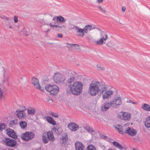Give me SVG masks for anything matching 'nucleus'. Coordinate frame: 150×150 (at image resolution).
Here are the masks:
<instances>
[{
	"mask_svg": "<svg viewBox=\"0 0 150 150\" xmlns=\"http://www.w3.org/2000/svg\"><path fill=\"white\" fill-rule=\"evenodd\" d=\"M111 102L113 108H116L117 105H120L122 103L121 98L118 97L115 98L114 100Z\"/></svg>",
	"mask_w": 150,
	"mask_h": 150,
	"instance_id": "obj_12",
	"label": "nucleus"
},
{
	"mask_svg": "<svg viewBox=\"0 0 150 150\" xmlns=\"http://www.w3.org/2000/svg\"><path fill=\"white\" fill-rule=\"evenodd\" d=\"M60 129V128H57V127H54L53 128V130H54V132L57 133H58L59 130Z\"/></svg>",
	"mask_w": 150,
	"mask_h": 150,
	"instance_id": "obj_42",
	"label": "nucleus"
},
{
	"mask_svg": "<svg viewBox=\"0 0 150 150\" xmlns=\"http://www.w3.org/2000/svg\"><path fill=\"white\" fill-rule=\"evenodd\" d=\"M119 118L122 120L129 121L131 118L130 113L127 112H121L119 115Z\"/></svg>",
	"mask_w": 150,
	"mask_h": 150,
	"instance_id": "obj_8",
	"label": "nucleus"
},
{
	"mask_svg": "<svg viewBox=\"0 0 150 150\" xmlns=\"http://www.w3.org/2000/svg\"><path fill=\"white\" fill-rule=\"evenodd\" d=\"M84 128L88 132L91 133L95 132L93 129L89 126L87 124H84L83 126Z\"/></svg>",
	"mask_w": 150,
	"mask_h": 150,
	"instance_id": "obj_24",
	"label": "nucleus"
},
{
	"mask_svg": "<svg viewBox=\"0 0 150 150\" xmlns=\"http://www.w3.org/2000/svg\"><path fill=\"white\" fill-rule=\"evenodd\" d=\"M113 93V92L112 91H106L102 95L103 99L110 98L111 95Z\"/></svg>",
	"mask_w": 150,
	"mask_h": 150,
	"instance_id": "obj_19",
	"label": "nucleus"
},
{
	"mask_svg": "<svg viewBox=\"0 0 150 150\" xmlns=\"http://www.w3.org/2000/svg\"><path fill=\"white\" fill-rule=\"evenodd\" d=\"M6 125L4 123H1L0 124V130L2 131L5 128Z\"/></svg>",
	"mask_w": 150,
	"mask_h": 150,
	"instance_id": "obj_36",
	"label": "nucleus"
},
{
	"mask_svg": "<svg viewBox=\"0 0 150 150\" xmlns=\"http://www.w3.org/2000/svg\"><path fill=\"white\" fill-rule=\"evenodd\" d=\"M86 150H96V149L94 145L89 144L87 147Z\"/></svg>",
	"mask_w": 150,
	"mask_h": 150,
	"instance_id": "obj_33",
	"label": "nucleus"
},
{
	"mask_svg": "<svg viewBox=\"0 0 150 150\" xmlns=\"http://www.w3.org/2000/svg\"><path fill=\"white\" fill-rule=\"evenodd\" d=\"M50 30V29H48L47 30L46 32H45L46 33H47L49 30Z\"/></svg>",
	"mask_w": 150,
	"mask_h": 150,
	"instance_id": "obj_53",
	"label": "nucleus"
},
{
	"mask_svg": "<svg viewBox=\"0 0 150 150\" xmlns=\"http://www.w3.org/2000/svg\"><path fill=\"white\" fill-rule=\"evenodd\" d=\"M75 146L76 150H85V146L81 142H76Z\"/></svg>",
	"mask_w": 150,
	"mask_h": 150,
	"instance_id": "obj_15",
	"label": "nucleus"
},
{
	"mask_svg": "<svg viewBox=\"0 0 150 150\" xmlns=\"http://www.w3.org/2000/svg\"><path fill=\"white\" fill-rule=\"evenodd\" d=\"M14 22L15 23H16L18 21V16H14Z\"/></svg>",
	"mask_w": 150,
	"mask_h": 150,
	"instance_id": "obj_44",
	"label": "nucleus"
},
{
	"mask_svg": "<svg viewBox=\"0 0 150 150\" xmlns=\"http://www.w3.org/2000/svg\"><path fill=\"white\" fill-rule=\"evenodd\" d=\"M106 89V86L104 83H100L94 81H92L90 84L88 93L92 96H96L98 94L100 96Z\"/></svg>",
	"mask_w": 150,
	"mask_h": 150,
	"instance_id": "obj_1",
	"label": "nucleus"
},
{
	"mask_svg": "<svg viewBox=\"0 0 150 150\" xmlns=\"http://www.w3.org/2000/svg\"><path fill=\"white\" fill-rule=\"evenodd\" d=\"M23 110H21L19 109L17 110L16 111V115L19 119H21L23 117H25V114L23 113Z\"/></svg>",
	"mask_w": 150,
	"mask_h": 150,
	"instance_id": "obj_20",
	"label": "nucleus"
},
{
	"mask_svg": "<svg viewBox=\"0 0 150 150\" xmlns=\"http://www.w3.org/2000/svg\"><path fill=\"white\" fill-rule=\"evenodd\" d=\"M142 108L145 110L150 111V106L147 104L144 103L142 105Z\"/></svg>",
	"mask_w": 150,
	"mask_h": 150,
	"instance_id": "obj_28",
	"label": "nucleus"
},
{
	"mask_svg": "<svg viewBox=\"0 0 150 150\" xmlns=\"http://www.w3.org/2000/svg\"><path fill=\"white\" fill-rule=\"evenodd\" d=\"M56 17H53L52 19V21H56Z\"/></svg>",
	"mask_w": 150,
	"mask_h": 150,
	"instance_id": "obj_52",
	"label": "nucleus"
},
{
	"mask_svg": "<svg viewBox=\"0 0 150 150\" xmlns=\"http://www.w3.org/2000/svg\"><path fill=\"white\" fill-rule=\"evenodd\" d=\"M144 125L146 127H150V115L146 118V121L144 122Z\"/></svg>",
	"mask_w": 150,
	"mask_h": 150,
	"instance_id": "obj_27",
	"label": "nucleus"
},
{
	"mask_svg": "<svg viewBox=\"0 0 150 150\" xmlns=\"http://www.w3.org/2000/svg\"><path fill=\"white\" fill-rule=\"evenodd\" d=\"M54 79L55 83H57L63 84L65 79L64 76L59 73L55 74L54 77Z\"/></svg>",
	"mask_w": 150,
	"mask_h": 150,
	"instance_id": "obj_6",
	"label": "nucleus"
},
{
	"mask_svg": "<svg viewBox=\"0 0 150 150\" xmlns=\"http://www.w3.org/2000/svg\"><path fill=\"white\" fill-rule=\"evenodd\" d=\"M97 67L98 68V69L100 71L104 70L105 69L104 67L103 66H100L98 65H97Z\"/></svg>",
	"mask_w": 150,
	"mask_h": 150,
	"instance_id": "obj_37",
	"label": "nucleus"
},
{
	"mask_svg": "<svg viewBox=\"0 0 150 150\" xmlns=\"http://www.w3.org/2000/svg\"><path fill=\"white\" fill-rule=\"evenodd\" d=\"M108 150H112V149H108Z\"/></svg>",
	"mask_w": 150,
	"mask_h": 150,
	"instance_id": "obj_56",
	"label": "nucleus"
},
{
	"mask_svg": "<svg viewBox=\"0 0 150 150\" xmlns=\"http://www.w3.org/2000/svg\"><path fill=\"white\" fill-rule=\"evenodd\" d=\"M68 127L71 131H76L79 129L78 125L75 122H71L68 125Z\"/></svg>",
	"mask_w": 150,
	"mask_h": 150,
	"instance_id": "obj_13",
	"label": "nucleus"
},
{
	"mask_svg": "<svg viewBox=\"0 0 150 150\" xmlns=\"http://www.w3.org/2000/svg\"><path fill=\"white\" fill-rule=\"evenodd\" d=\"M67 135V134L66 133L62 136L60 139V142L62 144H65L67 142L68 139Z\"/></svg>",
	"mask_w": 150,
	"mask_h": 150,
	"instance_id": "obj_18",
	"label": "nucleus"
},
{
	"mask_svg": "<svg viewBox=\"0 0 150 150\" xmlns=\"http://www.w3.org/2000/svg\"><path fill=\"white\" fill-rule=\"evenodd\" d=\"M10 124L11 125H16L17 124L16 121L15 120H12L10 122Z\"/></svg>",
	"mask_w": 150,
	"mask_h": 150,
	"instance_id": "obj_40",
	"label": "nucleus"
},
{
	"mask_svg": "<svg viewBox=\"0 0 150 150\" xmlns=\"http://www.w3.org/2000/svg\"><path fill=\"white\" fill-rule=\"evenodd\" d=\"M42 138L43 143L44 144L48 143L49 141L53 142L54 140L53 132L51 131H49L47 133H43Z\"/></svg>",
	"mask_w": 150,
	"mask_h": 150,
	"instance_id": "obj_3",
	"label": "nucleus"
},
{
	"mask_svg": "<svg viewBox=\"0 0 150 150\" xmlns=\"http://www.w3.org/2000/svg\"><path fill=\"white\" fill-rule=\"evenodd\" d=\"M92 26L91 25H88L85 26V27L83 28L84 32L86 33H87L88 32V30H91V29L94 28H96V29H98V28H91Z\"/></svg>",
	"mask_w": 150,
	"mask_h": 150,
	"instance_id": "obj_25",
	"label": "nucleus"
},
{
	"mask_svg": "<svg viewBox=\"0 0 150 150\" xmlns=\"http://www.w3.org/2000/svg\"><path fill=\"white\" fill-rule=\"evenodd\" d=\"M97 1L98 3H101L103 2V0H97Z\"/></svg>",
	"mask_w": 150,
	"mask_h": 150,
	"instance_id": "obj_51",
	"label": "nucleus"
},
{
	"mask_svg": "<svg viewBox=\"0 0 150 150\" xmlns=\"http://www.w3.org/2000/svg\"><path fill=\"white\" fill-rule=\"evenodd\" d=\"M100 37L101 38L100 40L95 41L96 44L97 45L103 44L104 43V41L106 40L108 38L107 35L103 31L100 32Z\"/></svg>",
	"mask_w": 150,
	"mask_h": 150,
	"instance_id": "obj_7",
	"label": "nucleus"
},
{
	"mask_svg": "<svg viewBox=\"0 0 150 150\" xmlns=\"http://www.w3.org/2000/svg\"><path fill=\"white\" fill-rule=\"evenodd\" d=\"M36 88L42 91H44V87L41 86L40 84L38 86L37 88Z\"/></svg>",
	"mask_w": 150,
	"mask_h": 150,
	"instance_id": "obj_39",
	"label": "nucleus"
},
{
	"mask_svg": "<svg viewBox=\"0 0 150 150\" xmlns=\"http://www.w3.org/2000/svg\"><path fill=\"white\" fill-rule=\"evenodd\" d=\"M112 143L113 145L116 148H119L121 150H122L123 149V146L118 142L114 141L112 142Z\"/></svg>",
	"mask_w": 150,
	"mask_h": 150,
	"instance_id": "obj_30",
	"label": "nucleus"
},
{
	"mask_svg": "<svg viewBox=\"0 0 150 150\" xmlns=\"http://www.w3.org/2000/svg\"><path fill=\"white\" fill-rule=\"evenodd\" d=\"M36 150H40V149H36Z\"/></svg>",
	"mask_w": 150,
	"mask_h": 150,
	"instance_id": "obj_59",
	"label": "nucleus"
},
{
	"mask_svg": "<svg viewBox=\"0 0 150 150\" xmlns=\"http://www.w3.org/2000/svg\"><path fill=\"white\" fill-rule=\"evenodd\" d=\"M83 87V84L81 82L77 81H75L69 86L71 92L75 95H79L82 93Z\"/></svg>",
	"mask_w": 150,
	"mask_h": 150,
	"instance_id": "obj_2",
	"label": "nucleus"
},
{
	"mask_svg": "<svg viewBox=\"0 0 150 150\" xmlns=\"http://www.w3.org/2000/svg\"><path fill=\"white\" fill-rule=\"evenodd\" d=\"M2 89L0 88V99L2 98Z\"/></svg>",
	"mask_w": 150,
	"mask_h": 150,
	"instance_id": "obj_45",
	"label": "nucleus"
},
{
	"mask_svg": "<svg viewBox=\"0 0 150 150\" xmlns=\"http://www.w3.org/2000/svg\"><path fill=\"white\" fill-rule=\"evenodd\" d=\"M127 102L129 103H131L133 104H135L136 103L134 102H133L132 100H129L128 101H127Z\"/></svg>",
	"mask_w": 150,
	"mask_h": 150,
	"instance_id": "obj_49",
	"label": "nucleus"
},
{
	"mask_svg": "<svg viewBox=\"0 0 150 150\" xmlns=\"http://www.w3.org/2000/svg\"><path fill=\"white\" fill-rule=\"evenodd\" d=\"M67 46L68 48H70L72 46L74 45H77L78 46H79V45H77L76 44H69L68 43H67Z\"/></svg>",
	"mask_w": 150,
	"mask_h": 150,
	"instance_id": "obj_43",
	"label": "nucleus"
},
{
	"mask_svg": "<svg viewBox=\"0 0 150 150\" xmlns=\"http://www.w3.org/2000/svg\"><path fill=\"white\" fill-rule=\"evenodd\" d=\"M6 134L9 137L16 139L17 138V136L13 130L9 128H7L6 130Z\"/></svg>",
	"mask_w": 150,
	"mask_h": 150,
	"instance_id": "obj_11",
	"label": "nucleus"
},
{
	"mask_svg": "<svg viewBox=\"0 0 150 150\" xmlns=\"http://www.w3.org/2000/svg\"><path fill=\"white\" fill-rule=\"evenodd\" d=\"M69 29L70 30H72L76 29L78 26L73 24L69 23L68 25Z\"/></svg>",
	"mask_w": 150,
	"mask_h": 150,
	"instance_id": "obj_31",
	"label": "nucleus"
},
{
	"mask_svg": "<svg viewBox=\"0 0 150 150\" xmlns=\"http://www.w3.org/2000/svg\"><path fill=\"white\" fill-rule=\"evenodd\" d=\"M35 137V134L31 132H27L23 134L21 138L24 141H28L31 140Z\"/></svg>",
	"mask_w": 150,
	"mask_h": 150,
	"instance_id": "obj_5",
	"label": "nucleus"
},
{
	"mask_svg": "<svg viewBox=\"0 0 150 150\" xmlns=\"http://www.w3.org/2000/svg\"><path fill=\"white\" fill-rule=\"evenodd\" d=\"M19 125L22 129H25L27 126V123L25 121H21L19 123Z\"/></svg>",
	"mask_w": 150,
	"mask_h": 150,
	"instance_id": "obj_32",
	"label": "nucleus"
},
{
	"mask_svg": "<svg viewBox=\"0 0 150 150\" xmlns=\"http://www.w3.org/2000/svg\"><path fill=\"white\" fill-rule=\"evenodd\" d=\"M125 133L128 134L131 136H134L137 134V130L133 128L128 127L125 130Z\"/></svg>",
	"mask_w": 150,
	"mask_h": 150,
	"instance_id": "obj_10",
	"label": "nucleus"
},
{
	"mask_svg": "<svg viewBox=\"0 0 150 150\" xmlns=\"http://www.w3.org/2000/svg\"><path fill=\"white\" fill-rule=\"evenodd\" d=\"M32 83L34 86L36 88H37L38 86L39 85L38 79L36 78L33 77L32 80Z\"/></svg>",
	"mask_w": 150,
	"mask_h": 150,
	"instance_id": "obj_23",
	"label": "nucleus"
},
{
	"mask_svg": "<svg viewBox=\"0 0 150 150\" xmlns=\"http://www.w3.org/2000/svg\"><path fill=\"white\" fill-rule=\"evenodd\" d=\"M111 106L112 107V104L111 101L109 103L105 102L103 104L101 108V110L103 111H107Z\"/></svg>",
	"mask_w": 150,
	"mask_h": 150,
	"instance_id": "obj_14",
	"label": "nucleus"
},
{
	"mask_svg": "<svg viewBox=\"0 0 150 150\" xmlns=\"http://www.w3.org/2000/svg\"><path fill=\"white\" fill-rule=\"evenodd\" d=\"M0 17L3 19L5 20V21H9V18L4 16H0Z\"/></svg>",
	"mask_w": 150,
	"mask_h": 150,
	"instance_id": "obj_41",
	"label": "nucleus"
},
{
	"mask_svg": "<svg viewBox=\"0 0 150 150\" xmlns=\"http://www.w3.org/2000/svg\"><path fill=\"white\" fill-rule=\"evenodd\" d=\"M44 118H45L49 123L52 124L53 125H56V122L52 117L47 116H45Z\"/></svg>",
	"mask_w": 150,
	"mask_h": 150,
	"instance_id": "obj_22",
	"label": "nucleus"
},
{
	"mask_svg": "<svg viewBox=\"0 0 150 150\" xmlns=\"http://www.w3.org/2000/svg\"><path fill=\"white\" fill-rule=\"evenodd\" d=\"M9 28H10L11 29V28H12V27L11 26H9Z\"/></svg>",
	"mask_w": 150,
	"mask_h": 150,
	"instance_id": "obj_55",
	"label": "nucleus"
},
{
	"mask_svg": "<svg viewBox=\"0 0 150 150\" xmlns=\"http://www.w3.org/2000/svg\"><path fill=\"white\" fill-rule=\"evenodd\" d=\"M98 8L99 9H100V10L101 9V8H101L100 6H99L98 7Z\"/></svg>",
	"mask_w": 150,
	"mask_h": 150,
	"instance_id": "obj_54",
	"label": "nucleus"
},
{
	"mask_svg": "<svg viewBox=\"0 0 150 150\" xmlns=\"http://www.w3.org/2000/svg\"><path fill=\"white\" fill-rule=\"evenodd\" d=\"M54 25L52 24V23H50L49 24H47V25L50 26L51 27H53L56 29L61 28L62 27H64L65 26L64 24H61L60 23H57V24H56L57 23L56 22H54Z\"/></svg>",
	"mask_w": 150,
	"mask_h": 150,
	"instance_id": "obj_16",
	"label": "nucleus"
},
{
	"mask_svg": "<svg viewBox=\"0 0 150 150\" xmlns=\"http://www.w3.org/2000/svg\"><path fill=\"white\" fill-rule=\"evenodd\" d=\"M116 128L117 130L120 134H123L125 133V130L124 131L123 129L122 126L117 125L116 127Z\"/></svg>",
	"mask_w": 150,
	"mask_h": 150,
	"instance_id": "obj_26",
	"label": "nucleus"
},
{
	"mask_svg": "<svg viewBox=\"0 0 150 150\" xmlns=\"http://www.w3.org/2000/svg\"><path fill=\"white\" fill-rule=\"evenodd\" d=\"M46 91L49 92L51 95L54 96L57 95L59 91V88L56 85L53 84H47L45 86Z\"/></svg>",
	"mask_w": 150,
	"mask_h": 150,
	"instance_id": "obj_4",
	"label": "nucleus"
},
{
	"mask_svg": "<svg viewBox=\"0 0 150 150\" xmlns=\"http://www.w3.org/2000/svg\"><path fill=\"white\" fill-rule=\"evenodd\" d=\"M4 142L7 146L11 147H14L17 144L16 141L9 138H5Z\"/></svg>",
	"mask_w": 150,
	"mask_h": 150,
	"instance_id": "obj_9",
	"label": "nucleus"
},
{
	"mask_svg": "<svg viewBox=\"0 0 150 150\" xmlns=\"http://www.w3.org/2000/svg\"><path fill=\"white\" fill-rule=\"evenodd\" d=\"M57 36L59 38H62L63 37V35L62 34L59 33L58 34Z\"/></svg>",
	"mask_w": 150,
	"mask_h": 150,
	"instance_id": "obj_48",
	"label": "nucleus"
},
{
	"mask_svg": "<svg viewBox=\"0 0 150 150\" xmlns=\"http://www.w3.org/2000/svg\"><path fill=\"white\" fill-rule=\"evenodd\" d=\"M50 114L52 116L56 118H58L59 116V115L58 114L53 113V112H51L50 113Z\"/></svg>",
	"mask_w": 150,
	"mask_h": 150,
	"instance_id": "obj_38",
	"label": "nucleus"
},
{
	"mask_svg": "<svg viewBox=\"0 0 150 150\" xmlns=\"http://www.w3.org/2000/svg\"><path fill=\"white\" fill-rule=\"evenodd\" d=\"M55 127H57V128H59L58 126H56Z\"/></svg>",
	"mask_w": 150,
	"mask_h": 150,
	"instance_id": "obj_57",
	"label": "nucleus"
},
{
	"mask_svg": "<svg viewBox=\"0 0 150 150\" xmlns=\"http://www.w3.org/2000/svg\"><path fill=\"white\" fill-rule=\"evenodd\" d=\"M66 19H65L62 16H59L56 17V20L57 23H60L63 24L66 21Z\"/></svg>",
	"mask_w": 150,
	"mask_h": 150,
	"instance_id": "obj_21",
	"label": "nucleus"
},
{
	"mask_svg": "<svg viewBox=\"0 0 150 150\" xmlns=\"http://www.w3.org/2000/svg\"><path fill=\"white\" fill-rule=\"evenodd\" d=\"M75 79V77L73 76H71L69 79L67 80V83H69L71 85V84L73 82Z\"/></svg>",
	"mask_w": 150,
	"mask_h": 150,
	"instance_id": "obj_35",
	"label": "nucleus"
},
{
	"mask_svg": "<svg viewBox=\"0 0 150 150\" xmlns=\"http://www.w3.org/2000/svg\"><path fill=\"white\" fill-rule=\"evenodd\" d=\"M76 33L78 36L83 37L84 35L85 32L83 29L79 28L78 26L76 29Z\"/></svg>",
	"mask_w": 150,
	"mask_h": 150,
	"instance_id": "obj_17",
	"label": "nucleus"
},
{
	"mask_svg": "<svg viewBox=\"0 0 150 150\" xmlns=\"http://www.w3.org/2000/svg\"><path fill=\"white\" fill-rule=\"evenodd\" d=\"M14 150V149H11V150Z\"/></svg>",
	"mask_w": 150,
	"mask_h": 150,
	"instance_id": "obj_58",
	"label": "nucleus"
},
{
	"mask_svg": "<svg viewBox=\"0 0 150 150\" xmlns=\"http://www.w3.org/2000/svg\"><path fill=\"white\" fill-rule=\"evenodd\" d=\"M100 10L103 13H105L106 12L104 8H102Z\"/></svg>",
	"mask_w": 150,
	"mask_h": 150,
	"instance_id": "obj_46",
	"label": "nucleus"
},
{
	"mask_svg": "<svg viewBox=\"0 0 150 150\" xmlns=\"http://www.w3.org/2000/svg\"><path fill=\"white\" fill-rule=\"evenodd\" d=\"M126 9V8L125 6H123L122 7V11L123 12H124Z\"/></svg>",
	"mask_w": 150,
	"mask_h": 150,
	"instance_id": "obj_47",
	"label": "nucleus"
},
{
	"mask_svg": "<svg viewBox=\"0 0 150 150\" xmlns=\"http://www.w3.org/2000/svg\"><path fill=\"white\" fill-rule=\"evenodd\" d=\"M106 45L107 46H108V47H111V43L110 42H108L106 43Z\"/></svg>",
	"mask_w": 150,
	"mask_h": 150,
	"instance_id": "obj_50",
	"label": "nucleus"
},
{
	"mask_svg": "<svg viewBox=\"0 0 150 150\" xmlns=\"http://www.w3.org/2000/svg\"><path fill=\"white\" fill-rule=\"evenodd\" d=\"M101 137L103 139L106 140L107 141L110 142V141L111 139H110L108 137H107L106 135H104L103 134H102L100 135Z\"/></svg>",
	"mask_w": 150,
	"mask_h": 150,
	"instance_id": "obj_34",
	"label": "nucleus"
},
{
	"mask_svg": "<svg viewBox=\"0 0 150 150\" xmlns=\"http://www.w3.org/2000/svg\"><path fill=\"white\" fill-rule=\"evenodd\" d=\"M28 112L29 115H34L35 112V110L33 108L30 107L28 109Z\"/></svg>",
	"mask_w": 150,
	"mask_h": 150,
	"instance_id": "obj_29",
	"label": "nucleus"
}]
</instances>
